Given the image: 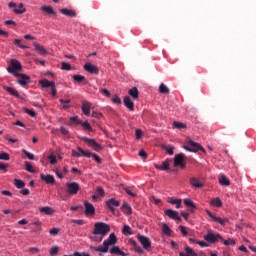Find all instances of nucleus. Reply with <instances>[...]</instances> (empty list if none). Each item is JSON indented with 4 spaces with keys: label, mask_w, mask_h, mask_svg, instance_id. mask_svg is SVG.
Listing matches in <instances>:
<instances>
[{
    "label": "nucleus",
    "mask_w": 256,
    "mask_h": 256,
    "mask_svg": "<svg viewBox=\"0 0 256 256\" xmlns=\"http://www.w3.org/2000/svg\"><path fill=\"white\" fill-rule=\"evenodd\" d=\"M109 232V224H105V222H95L93 230V241L100 243Z\"/></svg>",
    "instance_id": "obj_1"
},
{
    "label": "nucleus",
    "mask_w": 256,
    "mask_h": 256,
    "mask_svg": "<svg viewBox=\"0 0 256 256\" xmlns=\"http://www.w3.org/2000/svg\"><path fill=\"white\" fill-rule=\"evenodd\" d=\"M116 242H117L116 234H114L113 232L112 234H110L107 240H104L103 246H98V248H96V246H90V249L100 253H107L109 250V246L115 245Z\"/></svg>",
    "instance_id": "obj_2"
},
{
    "label": "nucleus",
    "mask_w": 256,
    "mask_h": 256,
    "mask_svg": "<svg viewBox=\"0 0 256 256\" xmlns=\"http://www.w3.org/2000/svg\"><path fill=\"white\" fill-rule=\"evenodd\" d=\"M79 139L84 141L85 143H87L88 146L91 147L96 152H98L100 150H103V147L101 146V144L96 142L95 139L88 138V137H85V136H80Z\"/></svg>",
    "instance_id": "obj_3"
},
{
    "label": "nucleus",
    "mask_w": 256,
    "mask_h": 256,
    "mask_svg": "<svg viewBox=\"0 0 256 256\" xmlns=\"http://www.w3.org/2000/svg\"><path fill=\"white\" fill-rule=\"evenodd\" d=\"M184 149L189 152H198V151L205 152V149L199 143L194 142L193 140H189L188 145H184Z\"/></svg>",
    "instance_id": "obj_4"
},
{
    "label": "nucleus",
    "mask_w": 256,
    "mask_h": 256,
    "mask_svg": "<svg viewBox=\"0 0 256 256\" xmlns=\"http://www.w3.org/2000/svg\"><path fill=\"white\" fill-rule=\"evenodd\" d=\"M204 239L211 244L217 243L218 241L223 242L222 236H220L219 234H213V232L211 231L205 234Z\"/></svg>",
    "instance_id": "obj_5"
},
{
    "label": "nucleus",
    "mask_w": 256,
    "mask_h": 256,
    "mask_svg": "<svg viewBox=\"0 0 256 256\" xmlns=\"http://www.w3.org/2000/svg\"><path fill=\"white\" fill-rule=\"evenodd\" d=\"M77 150L82 154V156L86 157V158H90L93 157L94 161L97 163H101V158L99 157L98 154L96 153H92L90 151H86L83 148H81L80 146L77 147Z\"/></svg>",
    "instance_id": "obj_6"
},
{
    "label": "nucleus",
    "mask_w": 256,
    "mask_h": 256,
    "mask_svg": "<svg viewBox=\"0 0 256 256\" xmlns=\"http://www.w3.org/2000/svg\"><path fill=\"white\" fill-rule=\"evenodd\" d=\"M138 241L141 243L143 246L144 250L146 251H151L152 249V244L149 238L147 236H142V234H138L137 236Z\"/></svg>",
    "instance_id": "obj_7"
},
{
    "label": "nucleus",
    "mask_w": 256,
    "mask_h": 256,
    "mask_svg": "<svg viewBox=\"0 0 256 256\" xmlns=\"http://www.w3.org/2000/svg\"><path fill=\"white\" fill-rule=\"evenodd\" d=\"M185 155L183 153L176 154L174 157V167H180L181 169L186 168V164L184 163Z\"/></svg>",
    "instance_id": "obj_8"
},
{
    "label": "nucleus",
    "mask_w": 256,
    "mask_h": 256,
    "mask_svg": "<svg viewBox=\"0 0 256 256\" xmlns=\"http://www.w3.org/2000/svg\"><path fill=\"white\" fill-rule=\"evenodd\" d=\"M8 7L10 9H13V12L16 14V15H21V14H24L26 12V8L24 7L23 3H20L18 5V8H16V3L14 2H9L8 4Z\"/></svg>",
    "instance_id": "obj_9"
},
{
    "label": "nucleus",
    "mask_w": 256,
    "mask_h": 256,
    "mask_svg": "<svg viewBox=\"0 0 256 256\" xmlns=\"http://www.w3.org/2000/svg\"><path fill=\"white\" fill-rule=\"evenodd\" d=\"M67 186V193L69 195H76L80 189V185L77 182H68Z\"/></svg>",
    "instance_id": "obj_10"
},
{
    "label": "nucleus",
    "mask_w": 256,
    "mask_h": 256,
    "mask_svg": "<svg viewBox=\"0 0 256 256\" xmlns=\"http://www.w3.org/2000/svg\"><path fill=\"white\" fill-rule=\"evenodd\" d=\"M22 69L21 63L16 60L12 59L10 63V67L7 68L8 73H14L20 71Z\"/></svg>",
    "instance_id": "obj_11"
},
{
    "label": "nucleus",
    "mask_w": 256,
    "mask_h": 256,
    "mask_svg": "<svg viewBox=\"0 0 256 256\" xmlns=\"http://www.w3.org/2000/svg\"><path fill=\"white\" fill-rule=\"evenodd\" d=\"M207 214L214 222H217L222 226H226L229 223V218H220L219 216H214V214L209 212V210H207Z\"/></svg>",
    "instance_id": "obj_12"
},
{
    "label": "nucleus",
    "mask_w": 256,
    "mask_h": 256,
    "mask_svg": "<svg viewBox=\"0 0 256 256\" xmlns=\"http://www.w3.org/2000/svg\"><path fill=\"white\" fill-rule=\"evenodd\" d=\"M83 68L89 74H92V75H98L99 74V68L96 65H94L90 62L85 63Z\"/></svg>",
    "instance_id": "obj_13"
},
{
    "label": "nucleus",
    "mask_w": 256,
    "mask_h": 256,
    "mask_svg": "<svg viewBox=\"0 0 256 256\" xmlns=\"http://www.w3.org/2000/svg\"><path fill=\"white\" fill-rule=\"evenodd\" d=\"M106 205L108 206L110 211L114 213L115 207H119L120 202H118V200H116L115 198H110L107 200Z\"/></svg>",
    "instance_id": "obj_14"
},
{
    "label": "nucleus",
    "mask_w": 256,
    "mask_h": 256,
    "mask_svg": "<svg viewBox=\"0 0 256 256\" xmlns=\"http://www.w3.org/2000/svg\"><path fill=\"white\" fill-rule=\"evenodd\" d=\"M171 160L170 159H166L162 162V165H159L157 163L154 164V167L158 170H162V171H168L170 169L169 164H170Z\"/></svg>",
    "instance_id": "obj_15"
},
{
    "label": "nucleus",
    "mask_w": 256,
    "mask_h": 256,
    "mask_svg": "<svg viewBox=\"0 0 256 256\" xmlns=\"http://www.w3.org/2000/svg\"><path fill=\"white\" fill-rule=\"evenodd\" d=\"M84 206H85V214L87 216H93L95 214V208L92 204H90V202H87L85 200Z\"/></svg>",
    "instance_id": "obj_16"
},
{
    "label": "nucleus",
    "mask_w": 256,
    "mask_h": 256,
    "mask_svg": "<svg viewBox=\"0 0 256 256\" xmlns=\"http://www.w3.org/2000/svg\"><path fill=\"white\" fill-rule=\"evenodd\" d=\"M40 178H41V180L44 181L46 184H51V185L55 184V178H54V176L51 175V174H47V175L41 174V175H40Z\"/></svg>",
    "instance_id": "obj_17"
},
{
    "label": "nucleus",
    "mask_w": 256,
    "mask_h": 256,
    "mask_svg": "<svg viewBox=\"0 0 256 256\" xmlns=\"http://www.w3.org/2000/svg\"><path fill=\"white\" fill-rule=\"evenodd\" d=\"M165 215L168 216L170 219L181 221V218L175 210H166Z\"/></svg>",
    "instance_id": "obj_18"
},
{
    "label": "nucleus",
    "mask_w": 256,
    "mask_h": 256,
    "mask_svg": "<svg viewBox=\"0 0 256 256\" xmlns=\"http://www.w3.org/2000/svg\"><path fill=\"white\" fill-rule=\"evenodd\" d=\"M91 106H92V104L88 101H84L82 103L81 109L85 116H88V117L90 116Z\"/></svg>",
    "instance_id": "obj_19"
},
{
    "label": "nucleus",
    "mask_w": 256,
    "mask_h": 256,
    "mask_svg": "<svg viewBox=\"0 0 256 256\" xmlns=\"http://www.w3.org/2000/svg\"><path fill=\"white\" fill-rule=\"evenodd\" d=\"M33 46L39 55L44 56L47 54V50L39 43L33 42Z\"/></svg>",
    "instance_id": "obj_20"
},
{
    "label": "nucleus",
    "mask_w": 256,
    "mask_h": 256,
    "mask_svg": "<svg viewBox=\"0 0 256 256\" xmlns=\"http://www.w3.org/2000/svg\"><path fill=\"white\" fill-rule=\"evenodd\" d=\"M190 184L192 185V187L198 188V189H201L204 186V184L196 177L190 178Z\"/></svg>",
    "instance_id": "obj_21"
},
{
    "label": "nucleus",
    "mask_w": 256,
    "mask_h": 256,
    "mask_svg": "<svg viewBox=\"0 0 256 256\" xmlns=\"http://www.w3.org/2000/svg\"><path fill=\"white\" fill-rule=\"evenodd\" d=\"M124 104L130 112L134 111V102L131 100L130 96H125Z\"/></svg>",
    "instance_id": "obj_22"
},
{
    "label": "nucleus",
    "mask_w": 256,
    "mask_h": 256,
    "mask_svg": "<svg viewBox=\"0 0 256 256\" xmlns=\"http://www.w3.org/2000/svg\"><path fill=\"white\" fill-rule=\"evenodd\" d=\"M185 251L186 254H184V252H181L179 256H198L197 252H195L193 248H190V246H185Z\"/></svg>",
    "instance_id": "obj_23"
},
{
    "label": "nucleus",
    "mask_w": 256,
    "mask_h": 256,
    "mask_svg": "<svg viewBox=\"0 0 256 256\" xmlns=\"http://www.w3.org/2000/svg\"><path fill=\"white\" fill-rule=\"evenodd\" d=\"M129 243L133 246L134 251L140 255H142L144 253L143 248H141V246H139L137 244V242H135V240H129Z\"/></svg>",
    "instance_id": "obj_24"
},
{
    "label": "nucleus",
    "mask_w": 256,
    "mask_h": 256,
    "mask_svg": "<svg viewBox=\"0 0 256 256\" xmlns=\"http://www.w3.org/2000/svg\"><path fill=\"white\" fill-rule=\"evenodd\" d=\"M61 14H63L64 16H67V17H76V13L75 11L71 10V9H68V8H62L60 10Z\"/></svg>",
    "instance_id": "obj_25"
},
{
    "label": "nucleus",
    "mask_w": 256,
    "mask_h": 256,
    "mask_svg": "<svg viewBox=\"0 0 256 256\" xmlns=\"http://www.w3.org/2000/svg\"><path fill=\"white\" fill-rule=\"evenodd\" d=\"M4 90L8 92L11 96H14L16 98H20V94L17 90H15L13 87L4 86Z\"/></svg>",
    "instance_id": "obj_26"
},
{
    "label": "nucleus",
    "mask_w": 256,
    "mask_h": 256,
    "mask_svg": "<svg viewBox=\"0 0 256 256\" xmlns=\"http://www.w3.org/2000/svg\"><path fill=\"white\" fill-rule=\"evenodd\" d=\"M110 253L112 255L127 256L125 252H122V250H120L119 246H114L113 248H111Z\"/></svg>",
    "instance_id": "obj_27"
},
{
    "label": "nucleus",
    "mask_w": 256,
    "mask_h": 256,
    "mask_svg": "<svg viewBox=\"0 0 256 256\" xmlns=\"http://www.w3.org/2000/svg\"><path fill=\"white\" fill-rule=\"evenodd\" d=\"M184 204L187 207H190V211L193 213L196 210V206L194 204V202H192V200L190 198H186L184 199Z\"/></svg>",
    "instance_id": "obj_28"
},
{
    "label": "nucleus",
    "mask_w": 256,
    "mask_h": 256,
    "mask_svg": "<svg viewBox=\"0 0 256 256\" xmlns=\"http://www.w3.org/2000/svg\"><path fill=\"white\" fill-rule=\"evenodd\" d=\"M39 84L42 86V88H52V86L55 84L54 82H51L47 79H42L39 81Z\"/></svg>",
    "instance_id": "obj_29"
},
{
    "label": "nucleus",
    "mask_w": 256,
    "mask_h": 256,
    "mask_svg": "<svg viewBox=\"0 0 256 256\" xmlns=\"http://www.w3.org/2000/svg\"><path fill=\"white\" fill-rule=\"evenodd\" d=\"M30 77L26 74L22 75L21 79H18V84L21 86H25L27 83H29Z\"/></svg>",
    "instance_id": "obj_30"
},
{
    "label": "nucleus",
    "mask_w": 256,
    "mask_h": 256,
    "mask_svg": "<svg viewBox=\"0 0 256 256\" xmlns=\"http://www.w3.org/2000/svg\"><path fill=\"white\" fill-rule=\"evenodd\" d=\"M129 95H130L134 100H137L138 97H139V91H138L137 87H132V88L129 90Z\"/></svg>",
    "instance_id": "obj_31"
},
{
    "label": "nucleus",
    "mask_w": 256,
    "mask_h": 256,
    "mask_svg": "<svg viewBox=\"0 0 256 256\" xmlns=\"http://www.w3.org/2000/svg\"><path fill=\"white\" fill-rule=\"evenodd\" d=\"M40 213L45 215H52L54 213V210H52L50 206H43L42 208H40Z\"/></svg>",
    "instance_id": "obj_32"
},
{
    "label": "nucleus",
    "mask_w": 256,
    "mask_h": 256,
    "mask_svg": "<svg viewBox=\"0 0 256 256\" xmlns=\"http://www.w3.org/2000/svg\"><path fill=\"white\" fill-rule=\"evenodd\" d=\"M168 202L172 205H176V208L177 209H180L181 208V203H182V199L179 198V199H174V198H170L168 200Z\"/></svg>",
    "instance_id": "obj_33"
},
{
    "label": "nucleus",
    "mask_w": 256,
    "mask_h": 256,
    "mask_svg": "<svg viewBox=\"0 0 256 256\" xmlns=\"http://www.w3.org/2000/svg\"><path fill=\"white\" fill-rule=\"evenodd\" d=\"M122 211H123L124 214H126V215H131V213H132V208H131V206H129V205L127 204V202H124V204H123V206H122Z\"/></svg>",
    "instance_id": "obj_34"
},
{
    "label": "nucleus",
    "mask_w": 256,
    "mask_h": 256,
    "mask_svg": "<svg viewBox=\"0 0 256 256\" xmlns=\"http://www.w3.org/2000/svg\"><path fill=\"white\" fill-rule=\"evenodd\" d=\"M219 183L223 186H229L230 185V181L225 175H221L219 177Z\"/></svg>",
    "instance_id": "obj_35"
},
{
    "label": "nucleus",
    "mask_w": 256,
    "mask_h": 256,
    "mask_svg": "<svg viewBox=\"0 0 256 256\" xmlns=\"http://www.w3.org/2000/svg\"><path fill=\"white\" fill-rule=\"evenodd\" d=\"M211 205L219 208L222 206V200L219 197L213 198L211 200Z\"/></svg>",
    "instance_id": "obj_36"
},
{
    "label": "nucleus",
    "mask_w": 256,
    "mask_h": 256,
    "mask_svg": "<svg viewBox=\"0 0 256 256\" xmlns=\"http://www.w3.org/2000/svg\"><path fill=\"white\" fill-rule=\"evenodd\" d=\"M41 10L47 13L48 15H55V12L51 6H42Z\"/></svg>",
    "instance_id": "obj_37"
},
{
    "label": "nucleus",
    "mask_w": 256,
    "mask_h": 256,
    "mask_svg": "<svg viewBox=\"0 0 256 256\" xmlns=\"http://www.w3.org/2000/svg\"><path fill=\"white\" fill-rule=\"evenodd\" d=\"M73 79H74L75 82H77V83H83V82L86 81L85 76L80 75V74H75V75H73Z\"/></svg>",
    "instance_id": "obj_38"
},
{
    "label": "nucleus",
    "mask_w": 256,
    "mask_h": 256,
    "mask_svg": "<svg viewBox=\"0 0 256 256\" xmlns=\"http://www.w3.org/2000/svg\"><path fill=\"white\" fill-rule=\"evenodd\" d=\"M162 231H163V233H164L166 236H168V237L171 236L172 230H171V228H169L168 224H163V226H162Z\"/></svg>",
    "instance_id": "obj_39"
},
{
    "label": "nucleus",
    "mask_w": 256,
    "mask_h": 256,
    "mask_svg": "<svg viewBox=\"0 0 256 256\" xmlns=\"http://www.w3.org/2000/svg\"><path fill=\"white\" fill-rule=\"evenodd\" d=\"M159 92L161 94L166 95V94H169L170 90H169V88L164 83H161V85L159 87Z\"/></svg>",
    "instance_id": "obj_40"
},
{
    "label": "nucleus",
    "mask_w": 256,
    "mask_h": 256,
    "mask_svg": "<svg viewBox=\"0 0 256 256\" xmlns=\"http://www.w3.org/2000/svg\"><path fill=\"white\" fill-rule=\"evenodd\" d=\"M173 125L176 129H179V130L187 128V125L185 123H182L179 121H174Z\"/></svg>",
    "instance_id": "obj_41"
},
{
    "label": "nucleus",
    "mask_w": 256,
    "mask_h": 256,
    "mask_svg": "<svg viewBox=\"0 0 256 256\" xmlns=\"http://www.w3.org/2000/svg\"><path fill=\"white\" fill-rule=\"evenodd\" d=\"M14 185L18 188V189H22L25 186V183L23 180L21 179H14Z\"/></svg>",
    "instance_id": "obj_42"
},
{
    "label": "nucleus",
    "mask_w": 256,
    "mask_h": 256,
    "mask_svg": "<svg viewBox=\"0 0 256 256\" xmlns=\"http://www.w3.org/2000/svg\"><path fill=\"white\" fill-rule=\"evenodd\" d=\"M223 244L225 246H235L236 242H235L234 238H228V240H223Z\"/></svg>",
    "instance_id": "obj_43"
},
{
    "label": "nucleus",
    "mask_w": 256,
    "mask_h": 256,
    "mask_svg": "<svg viewBox=\"0 0 256 256\" xmlns=\"http://www.w3.org/2000/svg\"><path fill=\"white\" fill-rule=\"evenodd\" d=\"M14 44L20 49H28V46L22 44V39H15Z\"/></svg>",
    "instance_id": "obj_44"
},
{
    "label": "nucleus",
    "mask_w": 256,
    "mask_h": 256,
    "mask_svg": "<svg viewBox=\"0 0 256 256\" xmlns=\"http://www.w3.org/2000/svg\"><path fill=\"white\" fill-rule=\"evenodd\" d=\"M162 148H163V150H165L169 155H173V154H174V147H173V146L163 145Z\"/></svg>",
    "instance_id": "obj_45"
},
{
    "label": "nucleus",
    "mask_w": 256,
    "mask_h": 256,
    "mask_svg": "<svg viewBox=\"0 0 256 256\" xmlns=\"http://www.w3.org/2000/svg\"><path fill=\"white\" fill-rule=\"evenodd\" d=\"M122 233H123V235H126V236L133 235V232H132L130 226H127V225L124 226Z\"/></svg>",
    "instance_id": "obj_46"
},
{
    "label": "nucleus",
    "mask_w": 256,
    "mask_h": 256,
    "mask_svg": "<svg viewBox=\"0 0 256 256\" xmlns=\"http://www.w3.org/2000/svg\"><path fill=\"white\" fill-rule=\"evenodd\" d=\"M80 125H82V127H83L85 130L89 131V132H92V131H93V130H92V127H91V125L88 123V121H85V122L82 121V123H80Z\"/></svg>",
    "instance_id": "obj_47"
},
{
    "label": "nucleus",
    "mask_w": 256,
    "mask_h": 256,
    "mask_svg": "<svg viewBox=\"0 0 256 256\" xmlns=\"http://www.w3.org/2000/svg\"><path fill=\"white\" fill-rule=\"evenodd\" d=\"M25 167H26V171H28L29 173H34L35 170L33 169L32 164L29 161L25 162Z\"/></svg>",
    "instance_id": "obj_48"
},
{
    "label": "nucleus",
    "mask_w": 256,
    "mask_h": 256,
    "mask_svg": "<svg viewBox=\"0 0 256 256\" xmlns=\"http://www.w3.org/2000/svg\"><path fill=\"white\" fill-rule=\"evenodd\" d=\"M62 67L61 69L64 70V71H70L71 70V65L65 61H63L61 63Z\"/></svg>",
    "instance_id": "obj_49"
},
{
    "label": "nucleus",
    "mask_w": 256,
    "mask_h": 256,
    "mask_svg": "<svg viewBox=\"0 0 256 256\" xmlns=\"http://www.w3.org/2000/svg\"><path fill=\"white\" fill-rule=\"evenodd\" d=\"M10 159V156L7 152L0 153V160L8 161Z\"/></svg>",
    "instance_id": "obj_50"
},
{
    "label": "nucleus",
    "mask_w": 256,
    "mask_h": 256,
    "mask_svg": "<svg viewBox=\"0 0 256 256\" xmlns=\"http://www.w3.org/2000/svg\"><path fill=\"white\" fill-rule=\"evenodd\" d=\"M61 104H63V108L64 109H68L69 108V103L71 102L70 99L64 100V99H60Z\"/></svg>",
    "instance_id": "obj_51"
},
{
    "label": "nucleus",
    "mask_w": 256,
    "mask_h": 256,
    "mask_svg": "<svg viewBox=\"0 0 256 256\" xmlns=\"http://www.w3.org/2000/svg\"><path fill=\"white\" fill-rule=\"evenodd\" d=\"M58 252H59L58 246H53V247L50 249V255H51V256L57 255Z\"/></svg>",
    "instance_id": "obj_52"
},
{
    "label": "nucleus",
    "mask_w": 256,
    "mask_h": 256,
    "mask_svg": "<svg viewBox=\"0 0 256 256\" xmlns=\"http://www.w3.org/2000/svg\"><path fill=\"white\" fill-rule=\"evenodd\" d=\"M22 152L26 155V157L29 159V160H34V154L30 153L29 151L23 149Z\"/></svg>",
    "instance_id": "obj_53"
},
{
    "label": "nucleus",
    "mask_w": 256,
    "mask_h": 256,
    "mask_svg": "<svg viewBox=\"0 0 256 256\" xmlns=\"http://www.w3.org/2000/svg\"><path fill=\"white\" fill-rule=\"evenodd\" d=\"M70 121H71V122H74V123L77 124V125L82 124V121H81L80 119H78L77 116H72V117H70Z\"/></svg>",
    "instance_id": "obj_54"
},
{
    "label": "nucleus",
    "mask_w": 256,
    "mask_h": 256,
    "mask_svg": "<svg viewBox=\"0 0 256 256\" xmlns=\"http://www.w3.org/2000/svg\"><path fill=\"white\" fill-rule=\"evenodd\" d=\"M96 194L99 197H104V195H105L104 189L102 187H98L97 190H96Z\"/></svg>",
    "instance_id": "obj_55"
},
{
    "label": "nucleus",
    "mask_w": 256,
    "mask_h": 256,
    "mask_svg": "<svg viewBox=\"0 0 256 256\" xmlns=\"http://www.w3.org/2000/svg\"><path fill=\"white\" fill-rule=\"evenodd\" d=\"M48 159L50 160V163L52 165L56 164V162H57L56 156L54 154L49 155Z\"/></svg>",
    "instance_id": "obj_56"
},
{
    "label": "nucleus",
    "mask_w": 256,
    "mask_h": 256,
    "mask_svg": "<svg viewBox=\"0 0 256 256\" xmlns=\"http://www.w3.org/2000/svg\"><path fill=\"white\" fill-rule=\"evenodd\" d=\"M25 113L28 114L31 117H35L36 116L35 111L32 110V109L25 108Z\"/></svg>",
    "instance_id": "obj_57"
},
{
    "label": "nucleus",
    "mask_w": 256,
    "mask_h": 256,
    "mask_svg": "<svg viewBox=\"0 0 256 256\" xmlns=\"http://www.w3.org/2000/svg\"><path fill=\"white\" fill-rule=\"evenodd\" d=\"M59 231H60L59 228H52L50 230V235L51 236H56V235H58Z\"/></svg>",
    "instance_id": "obj_58"
},
{
    "label": "nucleus",
    "mask_w": 256,
    "mask_h": 256,
    "mask_svg": "<svg viewBox=\"0 0 256 256\" xmlns=\"http://www.w3.org/2000/svg\"><path fill=\"white\" fill-rule=\"evenodd\" d=\"M139 156L142 158V159H146L148 157L146 151L144 149H141L140 152H139Z\"/></svg>",
    "instance_id": "obj_59"
},
{
    "label": "nucleus",
    "mask_w": 256,
    "mask_h": 256,
    "mask_svg": "<svg viewBox=\"0 0 256 256\" xmlns=\"http://www.w3.org/2000/svg\"><path fill=\"white\" fill-rule=\"evenodd\" d=\"M71 223L77 224L79 226H82L85 224V220H71Z\"/></svg>",
    "instance_id": "obj_60"
},
{
    "label": "nucleus",
    "mask_w": 256,
    "mask_h": 256,
    "mask_svg": "<svg viewBox=\"0 0 256 256\" xmlns=\"http://www.w3.org/2000/svg\"><path fill=\"white\" fill-rule=\"evenodd\" d=\"M179 229L181 230V233L183 234L184 237L188 235V232L185 228V226H179Z\"/></svg>",
    "instance_id": "obj_61"
},
{
    "label": "nucleus",
    "mask_w": 256,
    "mask_h": 256,
    "mask_svg": "<svg viewBox=\"0 0 256 256\" xmlns=\"http://www.w3.org/2000/svg\"><path fill=\"white\" fill-rule=\"evenodd\" d=\"M135 136H136V138L139 140V139H141V137H142V131H141V129H136V131H135Z\"/></svg>",
    "instance_id": "obj_62"
},
{
    "label": "nucleus",
    "mask_w": 256,
    "mask_h": 256,
    "mask_svg": "<svg viewBox=\"0 0 256 256\" xmlns=\"http://www.w3.org/2000/svg\"><path fill=\"white\" fill-rule=\"evenodd\" d=\"M112 100H113V102H114L115 104H118V105H120V104L122 103V101H121V99H120L119 96L113 97Z\"/></svg>",
    "instance_id": "obj_63"
},
{
    "label": "nucleus",
    "mask_w": 256,
    "mask_h": 256,
    "mask_svg": "<svg viewBox=\"0 0 256 256\" xmlns=\"http://www.w3.org/2000/svg\"><path fill=\"white\" fill-rule=\"evenodd\" d=\"M29 252L33 255H36L39 253V248H29Z\"/></svg>",
    "instance_id": "obj_64"
}]
</instances>
